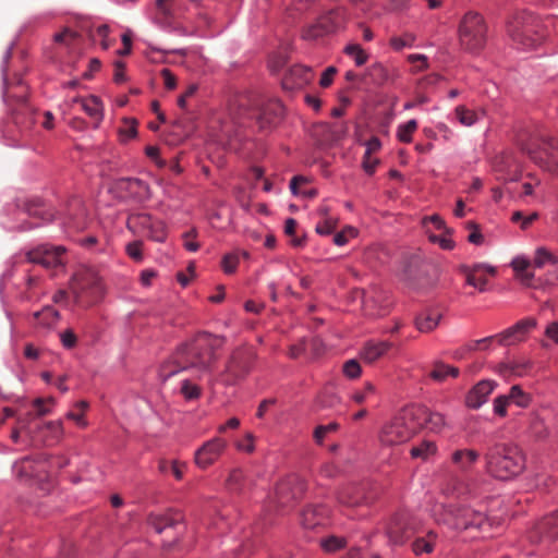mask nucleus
<instances>
[{"mask_svg": "<svg viewBox=\"0 0 558 558\" xmlns=\"http://www.w3.org/2000/svg\"><path fill=\"white\" fill-rule=\"evenodd\" d=\"M33 317L37 325L50 328L59 319V313L51 306H45L41 311L35 312Z\"/></svg>", "mask_w": 558, "mask_h": 558, "instance_id": "obj_34", "label": "nucleus"}, {"mask_svg": "<svg viewBox=\"0 0 558 558\" xmlns=\"http://www.w3.org/2000/svg\"><path fill=\"white\" fill-rule=\"evenodd\" d=\"M558 263V258L553 255L547 248L545 247H538L535 251V256L533 264L537 268L544 267L545 264H553L556 265Z\"/></svg>", "mask_w": 558, "mask_h": 558, "instance_id": "obj_44", "label": "nucleus"}, {"mask_svg": "<svg viewBox=\"0 0 558 558\" xmlns=\"http://www.w3.org/2000/svg\"><path fill=\"white\" fill-rule=\"evenodd\" d=\"M46 428L50 432L53 440L59 441L61 439V437L63 435L62 422H60V421L48 422L46 424Z\"/></svg>", "mask_w": 558, "mask_h": 558, "instance_id": "obj_62", "label": "nucleus"}, {"mask_svg": "<svg viewBox=\"0 0 558 558\" xmlns=\"http://www.w3.org/2000/svg\"><path fill=\"white\" fill-rule=\"evenodd\" d=\"M126 226L134 233H141L149 239L161 242L165 240V226L149 214L138 213L129 216Z\"/></svg>", "mask_w": 558, "mask_h": 558, "instance_id": "obj_10", "label": "nucleus"}, {"mask_svg": "<svg viewBox=\"0 0 558 558\" xmlns=\"http://www.w3.org/2000/svg\"><path fill=\"white\" fill-rule=\"evenodd\" d=\"M350 400L359 405L378 402V389L372 381H365L350 393Z\"/></svg>", "mask_w": 558, "mask_h": 558, "instance_id": "obj_27", "label": "nucleus"}, {"mask_svg": "<svg viewBox=\"0 0 558 558\" xmlns=\"http://www.w3.org/2000/svg\"><path fill=\"white\" fill-rule=\"evenodd\" d=\"M390 542L395 545H402L413 534L412 525L405 514L395 515L387 530Z\"/></svg>", "mask_w": 558, "mask_h": 558, "instance_id": "obj_18", "label": "nucleus"}, {"mask_svg": "<svg viewBox=\"0 0 558 558\" xmlns=\"http://www.w3.org/2000/svg\"><path fill=\"white\" fill-rule=\"evenodd\" d=\"M64 247L41 245L27 253L31 263L39 264L46 268H53L62 264Z\"/></svg>", "mask_w": 558, "mask_h": 558, "instance_id": "obj_14", "label": "nucleus"}, {"mask_svg": "<svg viewBox=\"0 0 558 558\" xmlns=\"http://www.w3.org/2000/svg\"><path fill=\"white\" fill-rule=\"evenodd\" d=\"M25 213L29 217L39 218L44 221H51L53 219V211L40 201L25 203Z\"/></svg>", "mask_w": 558, "mask_h": 558, "instance_id": "obj_32", "label": "nucleus"}, {"mask_svg": "<svg viewBox=\"0 0 558 558\" xmlns=\"http://www.w3.org/2000/svg\"><path fill=\"white\" fill-rule=\"evenodd\" d=\"M454 114L458 121L464 126H472L478 120L477 113L465 106H458L454 109Z\"/></svg>", "mask_w": 558, "mask_h": 558, "instance_id": "obj_41", "label": "nucleus"}, {"mask_svg": "<svg viewBox=\"0 0 558 558\" xmlns=\"http://www.w3.org/2000/svg\"><path fill=\"white\" fill-rule=\"evenodd\" d=\"M181 0H157L158 10L165 15H171L179 7Z\"/></svg>", "mask_w": 558, "mask_h": 558, "instance_id": "obj_54", "label": "nucleus"}, {"mask_svg": "<svg viewBox=\"0 0 558 558\" xmlns=\"http://www.w3.org/2000/svg\"><path fill=\"white\" fill-rule=\"evenodd\" d=\"M199 340L180 345L171 357L160 366L159 376L166 380L177 373L203 363Z\"/></svg>", "mask_w": 558, "mask_h": 558, "instance_id": "obj_8", "label": "nucleus"}, {"mask_svg": "<svg viewBox=\"0 0 558 558\" xmlns=\"http://www.w3.org/2000/svg\"><path fill=\"white\" fill-rule=\"evenodd\" d=\"M507 396L510 403H514L520 408H526L531 402L530 395L524 392L519 385L512 386Z\"/></svg>", "mask_w": 558, "mask_h": 558, "instance_id": "obj_40", "label": "nucleus"}, {"mask_svg": "<svg viewBox=\"0 0 558 558\" xmlns=\"http://www.w3.org/2000/svg\"><path fill=\"white\" fill-rule=\"evenodd\" d=\"M342 371L349 379H357L362 375V367L354 359L347 361L343 364Z\"/></svg>", "mask_w": 558, "mask_h": 558, "instance_id": "obj_49", "label": "nucleus"}, {"mask_svg": "<svg viewBox=\"0 0 558 558\" xmlns=\"http://www.w3.org/2000/svg\"><path fill=\"white\" fill-rule=\"evenodd\" d=\"M437 450L436 444L432 440H423L421 444L411 448L410 454L413 459L427 460L435 454Z\"/></svg>", "mask_w": 558, "mask_h": 558, "instance_id": "obj_36", "label": "nucleus"}, {"mask_svg": "<svg viewBox=\"0 0 558 558\" xmlns=\"http://www.w3.org/2000/svg\"><path fill=\"white\" fill-rule=\"evenodd\" d=\"M284 113L283 105L277 99L260 102L251 94L234 95L228 104L229 121L221 120L220 132L211 138L229 149L238 150L240 142L248 138L247 129L257 125L266 130L278 124Z\"/></svg>", "mask_w": 558, "mask_h": 558, "instance_id": "obj_1", "label": "nucleus"}, {"mask_svg": "<svg viewBox=\"0 0 558 558\" xmlns=\"http://www.w3.org/2000/svg\"><path fill=\"white\" fill-rule=\"evenodd\" d=\"M77 37L78 35L75 32L69 28H64L62 32L56 34L53 39L58 44L71 46L77 39Z\"/></svg>", "mask_w": 558, "mask_h": 558, "instance_id": "obj_53", "label": "nucleus"}, {"mask_svg": "<svg viewBox=\"0 0 558 558\" xmlns=\"http://www.w3.org/2000/svg\"><path fill=\"white\" fill-rule=\"evenodd\" d=\"M120 189L126 191L133 198L145 201L149 198V186L140 179L126 178L119 182Z\"/></svg>", "mask_w": 558, "mask_h": 558, "instance_id": "obj_26", "label": "nucleus"}, {"mask_svg": "<svg viewBox=\"0 0 558 558\" xmlns=\"http://www.w3.org/2000/svg\"><path fill=\"white\" fill-rule=\"evenodd\" d=\"M392 347L390 341H367L361 351V357L372 364L384 357Z\"/></svg>", "mask_w": 558, "mask_h": 558, "instance_id": "obj_24", "label": "nucleus"}, {"mask_svg": "<svg viewBox=\"0 0 558 558\" xmlns=\"http://www.w3.org/2000/svg\"><path fill=\"white\" fill-rule=\"evenodd\" d=\"M496 383L493 380H481L477 383L466 395L465 404L471 409L481 408L486 401L488 396L494 391Z\"/></svg>", "mask_w": 558, "mask_h": 558, "instance_id": "obj_19", "label": "nucleus"}, {"mask_svg": "<svg viewBox=\"0 0 558 558\" xmlns=\"http://www.w3.org/2000/svg\"><path fill=\"white\" fill-rule=\"evenodd\" d=\"M337 499L341 505L355 507L364 502L365 498L361 487L356 485H347L338 492Z\"/></svg>", "mask_w": 558, "mask_h": 558, "instance_id": "obj_28", "label": "nucleus"}, {"mask_svg": "<svg viewBox=\"0 0 558 558\" xmlns=\"http://www.w3.org/2000/svg\"><path fill=\"white\" fill-rule=\"evenodd\" d=\"M137 134L136 121L134 119H124L123 126L120 129L121 137L126 141L135 137Z\"/></svg>", "mask_w": 558, "mask_h": 558, "instance_id": "obj_52", "label": "nucleus"}, {"mask_svg": "<svg viewBox=\"0 0 558 558\" xmlns=\"http://www.w3.org/2000/svg\"><path fill=\"white\" fill-rule=\"evenodd\" d=\"M328 510L325 506H308L302 512V525L306 529H314L325 523Z\"/></svg>", "mask_w": 558, "mask_h": 558, "instance_id": "obj_25", "label": "nucleus"}, {"mask_svg": "<svg viewBox=\"0 0 558 558\" xmlns=\"http://www.w3.org/2000/svg\"><path fill=\"white\" fill-rule=\"evenodd\" d=\"M486 471L495 478L511 480L524 470V457L512 444H495L484 453Z\"/></svg>", "mask_w": 558, "mask_h": 558, "instance_id": "obj_2", "label": "nucleus"}, {"mask_svg": "<svg viewBox=\"0 0 558 558\" xmlns=\"http://www.w3.org/2000/svg\"><path fill=\"white\" fill-rule=\"evenodd\" d=\"M345 53L352 57L357 66L363 65L367 61V54L360 45H349L345 47Z\"/></svg>", "mask_w": 558, "mask_h": 558, "instance_id": "obj_47", "label": "nucleus"}, {"mask_svg": "<svg viewBox=\"0 0 558 558\" xmlns=\"http://www.w3.org/2000/svg\"><path fill=\"white\" fill-rule=\"evenodd\" d=\"M356 235V231L352 227H348L341 232H338L333 236V243L338 246H342L348 243L349 236L354 238Z\"/></svg>", "mask_w": 558, "mask_h": 558, "instance_id": "obj_58", "label": "nucleus"}, {"mask_svg": "<svg viewBox=\"0 0 558 558\" xmlns=\"http://www.w3.org/2000/svg\"><path fill=\"white\" fill-rule=\"evenodd\" d=\"M313 77L314 75L310 68L293 65L284 73L281 85L284 90L293 92L305 87Z\"/></svg>", "mask_w": 558, "mask_h": 558, "instance_id": "obj_15", "label": "nucleus"}, {"mask_svg": "<svg viewBox=\"0 0 558 558\" xmlns=\"http://www.w3.org/2000/svg\"><path fill=\"white\" fill-rule=\"evenodd\" d=\"M536 327V320L534 318H525L502 332L496 335L497 341L501 345H510L524 339L525 335L533 328Z\"/></svg>", "mask_w": 558, "mask_h": 558, "instance_id": "obj_17", "label": "nucleus"}, {"mask_svg": "<svg viewBox=\"0 0 558 558\" xmlns=\"http://www.w3.org/2000/svg\"><path fill=\"white\" fill-rule=\"evenodd\" d=\"M527 365L518 362H506L498 365L497 372L508 378L510 376H523Z\"/></svg>", "mask_w": 558, "mask_h": 558, "instance_id": "obj_38", "label": "nucleus"}, {"mask_svg": "<svg viewBox=\"0 0 558 558\" xmlns=\"http://www.w3.org/2000/svg\"><path fill=\"white\" fill-rule=\"evenodd\" d=\"M142 246V241H134L129 243L126 245L128 255L135 262H141L143 259Z\"/></svg>", "mask_w": 558, "mask_h": 558, "instance_id": "obj_59", "label": "nucleus"}, {"mask_svg": "<svg viewBox=\"0 0 558 558\" xmlns=\"http://www.w3.org/2000/svg\"><path fill=\"white\" fill-rule=\"evenodd\" d=\"M466 228L471 230L468 235V241L475 245H481L484 242V236L473 221L466 222Z\"/></svg>", "mask_w": 558, "mask_h": 558, "instance_id": "obj_56", "label": "nucleus"}, {"mask_svg": "<svg viewBox=\"0 0 558 558\" xmlns=\"http://www.w3.org/2000/svg\"><path fill=\"white\" fill-rule=\"evenodd\" d=\"M481 454L471 448L457 449L451 454L452 463L462 472H469L478 461Z\"/></svg>", "mask_w": 558, "mask_h": 558, "instance_id": "obj_23", "label": "nucleus"}, {"mask_svg": "<svg viewBox=\"0 0 558 558\" xmlns=\"http://www.w3.org/2000/svg\"><path fill=\"white\" fill-rule=\"evenodd\" d=\"M369 75L374 83L381 85L387 83L391 78L390 71L381 63H376L369 69Z\"/></svg>", "mask_w": 558, "mask_h": 558, "instance_id": "obj_43", "label": "nucleus"}, {"mask_svg": "<svg viewBox=\"0 0 558 558\" xmlns=\"http://www.w3.org/2000/svg\"><path fill=\"white\" fill-rule=\"evenodd\" d=\"M510 404V401L508 399L507 395H502L497 397L494 400V411L499 416H506L507 414V407Z\"/></svg>", "mask_w": 558, "mask_h": 558, "instance_id": "obj_60", "label": "nucleus"}, {"mask_svg": "<svg viewBox=\"0 0 558 558\" xmlns=\"http://www.w3.org/2000/svg\"><path fill=\"white\" fill-rule=\"evenodd\" d=\"M461 271L465 276L466 283L476 288L481 292L486 289L487 276L496 275V268L486 264L462 266Z\"/></svg>", "mask_w": 558, "mask_h": 558, "instance_id": "obj_16", "label": "nucleus"}, {"mask_svg": "<svg viewBox=\"0 0 558 558\" xmlns=\"http://www.w3.org/2000/svg\"><path fill=\"white\" fill-rule=\"evenodd\" d=\"M194 276H195V265H194V263H190L186 268V271H179L177 274V280L183 288H185L189 286L191 279L194 278Z\"/></svg>", "mask_w": 558, "mask_h": 558, "instance_id": "obj_57", "label": "nucleus"}, {"mask_svg": "<svg viewBox=\"0 0 558 558\" xmlns=\"http://www.w3.org/2000/svg\"><path fill=\"white\" fill-rule=\"evenodd\" d=\"M530 265H531V262L527 258L522 257V256H518V257L513 258L511 262V267L515 271V276L527 270Z\"/></svg>", "mask_w": 558, "mask_h": 558, "instance_id": "obj_64", "label": "nucleus"}, {"mask_svg": "<svg viewBox=\"0 0 558 558\" xmlns=\"http://www.w3.org/2000/svg\"><path fill=\"white\" fill-rule=\"evenodd\" d=\"M541 529L547 532L549 538H558V510L543 520Z\"/></svg>", "mask_w": 558, "mask_h": 558, "instance_id": "obj_45", "label": "nucleus"}, {"mask_svg": "<svg viewBox=\"0 0 558 558\" xmlns=\"http://www.w3.org/2000/svg\"><path fill=\"white\" fill-rule=\"evenodd\" d=\"M296 227H298L296 220L293 218H289L284 222V232L288 236L292 238L291 243L293 246L301 247L304 244V239L294 236Z\"/></svg>", "mask_w": 558, "mask_h": 558, "instance_id": "obj_48", "label": "nucleus"}, {"mask_svg": "<svg viewBox=\"0 0 558 558\" xmlns=\"http://www.w3.org/2000/svg\"><path fill=\"white\" fill-rule=\"evenodd\" d=\"M3 97L8 102L11 99H15L17 102H24L26 100V87L23 85L21 78L17 80L16 86L7 84Z\"/></svg>", "mask_w": 558, "mask_h": 558, "instance_id": "obj_39", "label": "nucleus"}, {"mask_svg": "<svg viewBox=\"0 0 558 558\" xmlns=\"http://www.w3.org/2000/svg\"><path fill=\"white\" fill-rule=\"evenodd\" d=\"M539 28L538 19L525 10L517 11L508 23V34L520 49H533L541 44L543 35Z\"/></svg>", "mask_w": 558, "mask_h": 558, "instance_id": "obj_4", "label": "nucleus"}, {"mask_svg": "<svg viewBox=\"0 0 558 558\" xmlns=\"http://www.w3.org/2000/svg\"><path fill=\"white\" fill-rule=\"evenodd\" d=\"M186 468V464L184 462H181L179 460H172L168 461L166 459H160L158 461V470L160 473H167L172 472L173 476L181 481L183 478L184 469Z\"/></svg>", "mask_w": 558, "mask_h": 558, "instance_id": "obj_35", "label": "nucleus"}, {"mask_svg": "<svg viewBox=\"0 0 558 558\" xmlns=\"http://www.w3.org/2000/svg\"><path fill=\"white\" fill-rule=\"evenodd\" d=\"M438 534L435 531H428L423 536H417L411 545L414 555L432 554L434 551Z\"/></svg>", "mask_w": 558, "mask_h": 558, "instance_id": "obj_29", "label": "nucleus"}, {"mask_svg": "<svg viewBox=\"0 0 558 558\" xmlns=\"http://www.w3.org/2000/svg\"><path fill=\"white\" fill-rule=\"evenodd\" d=\"M340 14L337 11H330L320 16L315 23L303 29L302 37L306 40H314L329 33L335 32L340 25Z\"/></svg>", "mask_w": 558, "mask_h": 558, "instance_id": "obj_13", "label": "nucleus"}, {"mask_svg": "<svg viewBox=\"0 0 558 558\" xmlns=\"http://www.w3.org/2000/svg\"><path fill=\"white\" fill-rule=\"evenodd\" d=\"M74 101H78L82 105V109L96 122L102 119V106L98 97L90 96L86 99L75 98Z\"/></svg>", "mask_w": 558, "mask_h": 558, "instance_id": "obj_33", "label": "nucleus"}, {"mask_svg": "<svg viewBox=\"0 0 558 558\" xmlns=\"http://www.w3.org/2000/svg\"><path fill=\"white\" fill-rule=\"evenodd\" d=\"M194 463L202 470L209 465V440L205 441L194 454Z\"/></svg>", "mask_w": 558, "mask_h": 558, "instance_id": "obj_46", "label": "nucleus"}, {"mask_svg": "<svg viewBox=\"0 0 558 558\" xmlns=\"http://www.w3.org/2000/svg\"><path fill=\"white\" fill-rule=\"evenodd\" d=\"M416 433L410 407H407L383 428L380 441L386 446L399 445L408 441Z\"/></svg>", "mask_w": 558, "mask_h": 558, "instance_id": "obj_9", "label": "nucleus"}, {"mask_svg": "<svg viewBox=\"0 0 558 558\" xmlns=\"http://www.w3.org/2000/svg\"><path fill=\"white\" fill-rule=\"evenodd\" d=\"M317 403L320 408L333 409L341 403V398L332 388H325L317 397Z\"/></svg>", "mask_w": 558, "mask_h": 558, "instance_id": "obj_37", "label": "nucleus"}, {"mask_svg": "<svg viewBox=\"0 0 558 558\" xmlns=\"http://www.w3.org/2000/svg\"><path fill=\"white\" fill-rule=\"evenodd\" d=\"M306 490L305 481L292 474L280 481L276 487V497L280 506L284 507L292 500L301 498Z\"/></svg>", "mask_w": 558, "mask_h": 558, "instance_id": "obj_12", "label": "nucleus"}, {"mask_svg": "<svg viewBox=\"0 0 558 558\" xmlns=\"http://www.w3.org/2000/svg\"><path fill=\"white\" fill-rule=\"evenodd\" d=\"M487 39V26L484 17L470 11L464 14L459 26V40L462 48L476 53L482 50Z\"/></svg>", "mask_w": 558, "mask_h": 558, "instance_id": "obj_7", "label": "nucleus"}, {"mask_svg": "<svg viewBox=\"0 0 558 558\" xmlns=\"http://www.w3.org/2000/svg\"><path fill=\"white\" fill-rule=\"evenodd\" d=\"M239 257L235 254L229 253L222 257L221 267L226 274H232L238 266Z\"/></svg>", "mask_w": 558, "mask_h": 558, "instance_id": "obj_55", "label": "nucleus"}, {"mask_svg": "<svg viewBox=\"0 0 558 558\" xmlns=\"http://www.w3.org/2000/svg\"><path fill=\"white\" fill-rule=\"evenodd\" d=\"M336 226V220L332 218H326L323 222L316 226L315 230L320 235H327L335 231Z\"/></svg>", "mask_w": 558, "mask_h": 558, "instance_id": "obj_61", "label": "nucleus"}, {"mask_svg": "<svg viewBox=\"0 0 558 558\" xmlns=\"http://www.w3.org/2000/svg\"><path fill=\"white\" fill-rule=\"evenodd\" d=\"M75 302L82 306H89L98 302L104 295V284L97 271L92 268L78 270L71 286Z\"/></svg>", "mask_w": 558, "mask_h": 558, "instance_id": "obj_6", "label": "nucleus"}, {"mask_svg": "<svg viewBox=\"0 0 558 558\" xmlns=\"http://www.w3.org/2000/svg\"><path fill=\"white\" fill-rule=\"evenodd\" d=\"M432 512L438 524L447 525L452 530L481 529L487 520L482 511L466 506L437 504Z\"/></svg>", "mask_w": 558, "mask_h": 558, "instance_id": "obj_3", "label": "nucleus"}, {"mask_svg": "<svg viewBox=\"0 0 558 558\" xmlns=\"http://www.w3.org/2000/svg\"><path fill=\"white\" fill-rule=\"evenodd\" d=\"M181 391H182V393L184 395V397L186 399H194V398H197L199 396V388H198V386L192 384L189 380H184L183 381Z\"/></svg>", "mask_w": 558, "mask_h": 558, "instance_id": "obj_63", "label": "nucleus"}, {"mask_svg": "<svg viewBox=\"0 0 558 558\" xmlns=\"http://www.w3.org/2000/svg\"><path fill=\"white\" fill-rule=\"evenodd\" d=\"M253 353L247 350H236L230 357L227 371L235 378H241L250 372Z\"/></svg>", "mask_w": 558, "mask_h": 558, "instance_id": "obj_20", "label": "nucleus"}, {"mask_svg": "<svg viewBox=\"0 0 558 558\" xmlns=\"http://www.w3.org/2000/svg\"><path fill=\"white\" fill-rule=\"evenodd\" d=\"M417 121L414 119L400 124L397 130L398 140L402 143H410L412 141L413 133L417 130Z\"/></svg>", "mask_w": 558, "mask_h": 558, "instance_id": "obj_42", "label": "nucleus"}, {"mask_svg": "<svg viewBox=\"0 0 558 558\" xmlns=\"http://www.w3.org/2000/svg\"><path fill=\"white\" fill-rule=\"evenodd\" d=\"M493 167L497 178L502 181H517L519 179L518 167L513 158L508 154H502L494 159Z\"/></svg>", "mask_w": 558, "mask_h": 558, "instance_id": "obj_21", "label": "nucleus"}, {"mask_svg": "<svg viewBox=\"0 0 558 558\" xmlns=\"http://www.w3.org/2000/svg\"><path fill=\"white\" fill-rule=\"evenodd\" d=\"M413 421L417 432L426 428L432 433L438 434L446 425L445 416L439 412H433L428 408L420 404L410 407Z\"/></svg>", "mask_w": 558, "mask_h": 558, "instance_id": "obj_11", "label": "nucleus"}, {"mask_svg": "<svg viewBox=\"0 0 558 558\" xmlns=\"http://www.w3.org/2000/svg\"><path fill=\"white\" fill-rule=\"evenodd\" d=\"M440 319L441 314L438 311L427 310L415 318V326L421 332H430L438 326Z\"/></svg>", "mask_w": 558, "mask_h": 558, "instance_id": "obj_30", "label": "nucleus"}, {"mask_svg": "<svg viewBox=\"0 0 558 558\" xmlns=\"http://www.w3.org/2000/svg\"><path fill=\"white\" fill-rule=\"evenodd\" d=\"M522 150L541 168L558 175V142L547 135L531 136Z\"/></svg>", "mask_w": 558, "mask_h": 558, "instance_id": "obj_5", "label": "nucleus"}, {"mask_svg": "<svg viewBox=\"0 0 558 558\" xmlns=\"http://www.w3.org/2000/svg\"><path fill=\"white\" fill-rule=\"evenodd\" d=\"M460 371L458 367L450 366L442 361H436L433 364V368L429 373V377L438 383H442L447 379V377H458Z\"/></svg>", "mask_w": 558, "mask_h": 558, "instance_id": "obj_31", "label": "nucleus"}, {"mask_svg": "<svg viewBox=\"0 0 558 558\" xmlns=\"http://www.w3.org/2000/svg\"><path fill=\"white\" fill-rule=\"evenodd\" d=\"M415 40V37L412 34H404L399 37H392L390 39V46L395 50H401L404 47H411Z\"/></svg>", "mask_w": 558, "mask_h": 558, "instance_id": "obj_51", "label": "nucleus"}, {"mask_svg": "<svg viewBox=\"0 0 558 558\" xmlns=\"http://www.w3.org/2000/svg\"><path fill=\"white\" fill-rule=\"evenodd\" d=\"M182 521L180 512H167L165 514H154L148 518L149 525L161 534L162 532H171L178 527Z\"/></svg>", "mask_w": 558, "mask_h": 558, "instance_id": "obj_22", "label": "nucleus"}, {"mask_svg": "<svg viewBox=\"0 0 558 558\" xmlns=\"http://www.w3.org/2000/svg\"><path fill=\"white\" fill-rule=\"evenodd\" d=\"M320 545L325 551L332 553L344 547L345 541L338 536H330L322 539Z\"/></svg>", "mask_w": 558, "mask_h": 558, "instance_id": "obj_50", "label": "nucleus"}]
</instances>
